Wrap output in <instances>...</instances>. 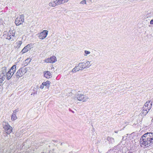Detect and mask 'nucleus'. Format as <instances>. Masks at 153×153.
Listing matches in <instances>:
<instances>
[{"label": "nucleus", "mask_w": 153, "mask_h": 153, "mask_svg": "<svg viewBox=\"0 0 153 153\" xmlns=\"http://www.w3.org/2000/svg\"><path fill=\"white\" fill-rule=\"evenodd\" d=\"M140 143L142 147L147 148L153 143V133L147 132L141 137Z\"/></svg>", "instance_id": "f257e3e1"}, {"label": "nucleus", "mask_w": 153, "mask_h": 153, "mask_svg": "<svg viewBox=\"0 0 153 153\" xmlns=\"http://www.w3.org/2000/svg\"><path fill=\"white\" fill-rule=\"evenodd\" d=\"M152 102L151 101L146 102L142 108L141 114L143 116L146 115L149 112L152 107Z\"/></svg>", "instance_id": "f03ea898"}, {"label": "nucleus", "mask_w": 153, "mask_h": 153, "mask_svg": "<svg viewBox=\"0 0 153 153\" xmlns=\"http://www.w3.org/2000/svg\"><path fill=\"white\" fill-rule=\"evenodd\" d=\"M15 32L14 30H9L7 34L4 33L5 38L10 41H14L16 39Z\"/></svg>", "instance_id": "7ed1b4c3"}, {"label": "nucleus", "mask_w": 153, "mask_h": 153, "mask_svg": "<svg viewBox=\"0 0 153 153\" xmlns=\"http://www.w3.org/2000/svg\"><path fill=\"white\" fill-rule=\"evenodd\" d=\"M79 91L77 93L76 97L77 100L80 101L85 102L87 101L89 98L87 95L80 94Z\"/></svg>", "instance_id": "20e7f679"}, {"label": "nucleus", "mask_w": 153, "mask_h": 153, "mask_svg": "<svg viewBox=\"0 0 153 153\" xmlns=\"http://www.w3.org/2000/svg\"><path fill=\"white\" fill-rule=\"evenodd\" d=\"M3 128L5 132L7 134H10L12 131V128L7 123L4 122L3 123Z\"/></svg>", "instance_id": "39448f33"}, {"label": "nucleus", "mask_w": 153, "mask_h": 153, "mask_svg": "<svg viewBox=\"0 0 153 153\" xmlns=\"http://www.w3.org/2000/svg\"><path fill=\"white\" fill-rule=\"evenodd\" d=\"M90 64V62L88 61H86L82 62L79 63L78 65L80 70H82L85 68H88Z\"/></svg>", "instance_id": "423d86ee"}, {"label": "nucleus", "mask_w": 153, "mask_h": 153, "mask_svg": "<svg viewBox=\"0 0 153 153\" xmlns=\"http://www.w3.org/2000/svg\"><path fill=\"white\" fill-rule=\"evenodd\" d=\"M26 68H22L18 70L16 74V78H19L22 76L26 72Z\"/></svg>", "instance_id": "0eeeda50"}, {"label": "nucleus", "mask_w": 153, "mask_h": 153, "mask_svg": "<svg viewBox=\"0 0 153 153\" xmlns=\"http://www.w3.org/2000/svg\"><path fill=\"white\" fill-rule=\"evenodd\" d=\"M24 16L23 15H19L16 19L15 21L16 25L18 26L22 24L24 21Z\"/></svg>", "instance_id": "6e6552de"}, {"label": "nucleus", "mask_w": 153, "mask_h": 153, "mask_svg": "<svg viewBox=\"0 0 153 153\" xmlns=\"http://www.w3.org/2000/svg\"><path fill=\"white\" fill-rule=\"evenodd\" d=\"M48 31L47 30H44L41 33L39 36V38L41 39H43L45 38L48 35Z\"/></svg>", "instance_id": "1a4fd4ad"}, {"label": "nucleus", "mask_w": 153, "mask_h": 153, "mask_svg": "<svg viewBox=\"0 0 153 153\" xmlns=\"http://www.w3.org/2000/svg\"><path fill=\"white\" fill-rule=\"evenodd\" d=\"M56 61V58L55 56H52L50 58L45 59V61L46 63H53Z\"/></svg>", "instance_id": "9d476101"}, {"label": "nucleus", "mask_w": 153, "mask_h": 153, "mask_svg": "<svg viewBox=\"0 0 153 153\" xmlns=\"http://www.w3.org/2000/svg\"><path fill=\"white\" fill-rule=\"evenodd\" d=\"M44 75L46 78H49L52 76L51 73L49 71H46L44 72Z\"/></svg>", "instance_id": "9b49d317"}, {"label": "nucleus", "mask_w": 153, "mask_h": 153, "mask_svg": "<svg viewBox=\"0 0 153 153\" xmlns=\"http://www.w3.org/2000/svg\"><path fill=\"white\" fill-rule=\"evenodd\" d=\"M69 0H56L57 4L58 5L63 4L67 2Z\"/></svg>", "instance_id": "f8f14e48"}, {"label": "nucleus", "mask_w": 153, "mask_h": 153, "mask_svg": "<svg viewBox=\"0 0 153 153\" xmlns=\"http://www.w3.org/2000/svg\"><path fill=\"white\" fill-rule=\"evenodd\" d=\"M16 65H14L9 70V71L11 72L13 74H14L16 70Z\"/></svg>", "instance_id": "ddd939ff"}, {"label": "nucleus", "mask_w": 153, "mask_h": 153, "mask_svg": "<svg viewBox=\"0 0 153 153\" xmlns=\"http://www.w3.org/2000/svg\"><path fill=\"white\" fill-rule=\"evenodd\" d=\"M107 140L108 142L109 143L113 144L114 142V138L109 137H108Z\"/></svg>", "instance_id": "4468645a"}, {"label": "nucleus", "mask_w": 153, "mask_h": 153, "mask_svg": "<svg viewBox=\"0 0 153 153\" xmlns=\"http://www.w3.org/2000/svg\"><path fill=\"white\" fill-rule=\"evenodd\" d=\"M78 65L76 66L72 70L71 72L74 73L80 71V70L79 69V68H78Z\"/></svg>", "instance_id": "2eb2a0df"}, {"label": "nucleus", "mask_w": 153, "mask_h": 153, "mask_svg": "<svg viewBox=\"0 0 153 153\" xmlns=\"http://www.w3.org/2000/svg\"><path fill=\"white\" fill-rule=\"evenodd\" d=\"M50 82L49 81H47L46 82H43V85H44V86H45L47 88L50 87Z\"/></svg>", "instance_id": "dca6fc26"}, {"label": "nucleus", "mask_w": 153, "mask_h": 153, "mask_svg": "<svg viewBox=\"0 0 153 153\" xmlns=\"http://www.w3.org/2000/svg\"><path fill=\"white\" fill-rule=\"evenodd\" d=\"M49 5L50 6H52L53 7H55L56 6L58 5L57 4L56 0L55 1H54L53 2H51L49 3Z\"/></svg>", "instance_id": "f3484780"}, {"label": "nucleus", "mask_w": 153, "mask_h": 153, "mask_svg": "<svg viewBox=\"0 0 153 153\" xmlns=\"http://www.w3.org/2000/svg\"><path fill=\"white\" fill-rule=\"evenodd\" d=\"M10 71H9L6 74V79L7 80H9L12 77L10 75Z\"/></svg>", "instance_id": "a211bd4d"}, {"label": "nucleus", "mask_w": 153, "mask_h": 153, "mask_svg": "<svg viewBox=\"0 0 153 153\" xmlns=\"http://www.w3.org/2000/svg\"><path fill=\"white\" fill-rule=\"evenodd\" d=\"M7 68L6 67H3L2 68V70H1V75H2L3 74H5L7 73Z\"/></svg>", "instance_id": "6ab92c4d"}, {"label": "nucleus", "mask_w": 153, "mask_h": 153, "mask_svg": "<svg viewBox=\"0 0 153 153\" xmlns=\"http://www.w3.org/2000/svg\"><path fill=\"white\" fill-rule=\"evenodd\" d=\"M29 51V49L27 48V46H25L22 50L21 53H22V54H23Z\"/></svg>", "instance_id": "aec40b11"}, {"label": "nucleus", "mask_w": 153, "mask_h": 153, "mask_svg": "<svg viewBox=\"0 0 153 153\" xmlns=\"http://www.w3.org/2000/svg\"><path fill=\"white\" fill-rule=\"evenodd\" d=\"M31 61V59H30L28 58L26 59L25 61V64L24 66L27 65Z\"/></svg>", "instance_id": "412c9836"}, {"label": "nucleus", "mask_w": 153, "mask_h": 153, "mask_svg": "<svg viewBox=\"0 0 153 153\" xmlns=\"http://www.w3.org/2000/svg\"><path fill=\"white\" fill-rule=\"evenodd\" d=\"M6 78V76L5 74H3L1 75V74L0 75V79L4 81Z\"/></svg>", "instance_id": "4be33fe9"}, {"label": "nucleus", "mask_w": 153, "mask_h": 153, "mask_svg": "<svg viewBox=\"0 0 153 153\" xmlns=\"http://www.w3.org/2000/svg\"><path fill=\"white\" fill-rule=\"evenodd\" d=\"M17 119V117L15 113H13L12 114L11 119L12 120H15Z\"/></svg>", "instance_id": "5701e85b"}, {"label": "nucleus", "mask_w": 153, "mask_h": 153, "mask_svg": "<svg viewBox=\"0 0 153 153\" xmlns=\"http://www.w3.org/2000/svg\"><path fill=\"white\" fill-rule=\"evenodd\" d=\"M26 46H27V48L29 49V50L33 47V45L31 44H30L27 45Z\"/></svg>", "instance_id": "b1692460"}, {"label": "nucleus", "mask_w": 153, "mask_h": 153, "mask_svg": "<svg viewBox=\"0 0 153 153\" xmlns=\"http://www.w3.org/2000/svg\"><path fill=\"white\" fill-rule=\"evenodd\" d=\"M85 54L84 55L85 56H87V55L89 54L90 53V52L88 51L85 50L84 51Z\"/></svg>", "instance_id": "393cba45"}, {"label": "nucleus", "mask_w": 153, "mask_h": 153, "mask_svg": "<svg viewBox=\"0 0 153 153\" xmlns=\"http://www.w3.org/2000/svg\"><path fill=\"white\" fill-rule=\"evenodd\" d=\"M16 43L17 44V47L18 48H19L22 45V42L21 41H19L17 42Z\"/></svg>", "instance_id": "a878e982"}, {"label": "nucleus", "mask_w": 153, "mask_h": 153, "mask_svg": "<svg viewBox=\"0 0 153 153\" xmlns=\"http://www.w3.org/2000/svg\"><path fill=\"white\" fill-rule=\"evenodd\" d=\"M80 4H86V1L85 0H83L80 2Z\"/></svg>", "instance_id": "bb28decb"}, {"label": "nucleus", "mask_w": 153, "mask_h": 153, "mask_svg": "<svg viewBox=\"0 0 153 153\" xmlns=\"http://www.w3.org/2000/svg\"><path fill=\"white\" fill-rule=\"evenodd\" d=\"M44 85H43V82L42 84L40 85L39 88L41 89H42L44 88Z\"/></svg>", "instance_id": "cd10ccee"}, {"label": "nucleus", "mask_w": 153, "mask_h": 153, "mask_svg": "<svg viewBox=\"0 0 153 153\" xmlns=\"http://www.w3.org/2000/svg\"><path fill=\"white\" fill-rule=\"evenodd\" d=\"M3 81L0 79V86L2 85Z\"/></svg>", "instance_id": "c85d7f7f"}, {"label": "nucleus", "mask_w": 153, "mask_h": 153, "mask_svg": "<svg viewBox=\"0 0 153 153\" xmlns=\"http://www.w3.org/2000/svg\"><path fill=\"white\" fill-rule=\"evenodd\" d=\"M150 24L153 25V19L150 21Z\"/></svg>", "instance_id": "c756f323"}, {"label": "nucleus", "mask_w": 153, "mask_h": 153, "mask_svg": "<svg viewBox=\"0 0 153 153\" xmlns=\"http://www.w3.org/2000/svg\"><path fill=\"white\" fill-rule=\"evenodd\" d=\"M18 111V110L17 109H16L14 111H13V113H15V114H16V113Z\"/></svg>", "instance_id": "7c9ffc66"}, {"label": "nucleus", "mask_w": 153, "mask_h": 153, "mask_svg": "<svg viewBox=\"0 0 153 153\" xmlns=\"http://www.w3.org/2000/svg\"><path fill=\"white\" fill-rule=\"evenodd\" d=\"M10 72V75H11V77H12V76L14 74H13L11 72Z\"/></svg>", "instance_id": "2f4dec72"}, {"label": "nucleus", "mask_w": 153, "mask_h": 153, "mask_svg": "<svg viewBox=\"0 0 153 153\" xmlns=\"http://www.w3.org/2000/svg\"><path fill=\"white\" fill-rule=\"evenodd\" d=\"M69 111H71L73 113H74V112L72 110H71V109H69Z\"/></svg>", "instance_id": "473e14b6"}, {"label": "nucleus", "mask_w": 153, "mask_h": 153, "mask_svg": "<svg viewBox=\"0 0 153 153\" xmlns=\"http://www.w3.org/2000/svg\"><path fill=\"white\" fill-rule=\"evenodd\" d=\"M37 94V92H35L34 93H33L34 94Z\"/></svg>", "instance_id": "72a5a7b5"}, {"label": "nucleus", "mask_w": 153, "mask_h": 153, "mask_svg": "<svg viewBox=\"0 0 153 153\" xmlns=\"http://www.w3.org/2000/svg\"><path fill=\"white\" fill-rule=\"evenodd\" d=\"M62 143H61L60 145H62Z\"/></svg>", "instance_id": "f704fd0d"}, {"label": "nucleus", "mask_w": 153, "mask_h": 153, "mask_svg": "<svg viewBox=\"0 0 153 153\" xmlns=\"http://www.w3.org/2000/svg\"><path fill=\"white\" fill-rule=\"evenodd\" d=\"M115 132L116 133H117V132H116V131H115Z\"/></svg>", "instance_id": "c9c22d12"}, {"label": "nucleus", "mask_w": 153, "mask_h": 153, "mask_svg": "<svg viewBox=\"0 0 153 153\" xmlns=\"http://www.w3.org/2000/svg\"><path fill=\"white\" fill-rule=\"evenodd\" d=\"M74 99H76V98H74Z\"/></svg>", "instance_id": "e433bc0d"}]
</instances>
